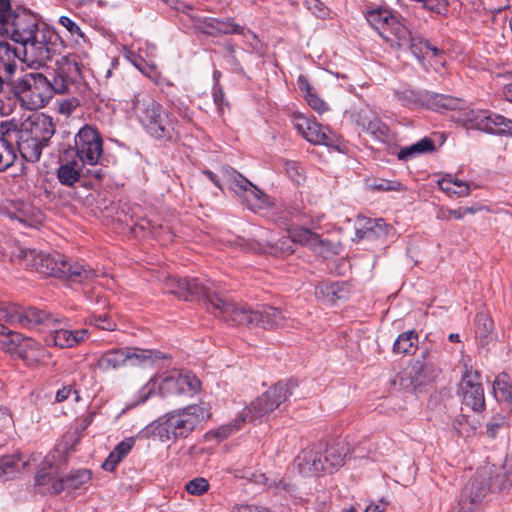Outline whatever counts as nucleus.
Wrapping results in <instances>:
<instances>
[{
	"instance_id": "nucleus-1",
	"label": "nucleus",
	"mask_w": 512,
	"mask_h": 512,
	"mask_svg": "<svg viewBox=\"0 0 512 512\" xmlns=\"http://www.w3.org/2000/svg\"><path fill=\"white\" fill-rule=\"evenodd\" d=\"M3 31L21 45L22 61L30 68L45 65L57 52L58 36L41 28L38 17L28 9L17 7L16 14Z\"/></svg>"
},
{
	"instance_id": "nucleus-2",
	"label": "nucleus",
	"mask_w": 512,
	"mask_h": 512,
	"mask_svg": "<svg viewBox=\"0 0 512 512\" xmlns=\"http://www.w3.org/2000/svg\"><path fill=\"white\" fill-rule=\"evenodd\" d=\"M58 450H54L42 459L40 453H32L28 458L21 454L0 458V479L9 478L15 473L40 462L35 475V488L41 494H58L65 490L64 476H61L55 464Z\"/></svg>"
},
{
	"instance_id": "nucleus-3",
	"label": "nucleus",
	"mask_w": 512,
	"mask_h": 512,
	"mask_svg": "<svg viewBox=\"0 0 512 512\" xmlns=\"http://www.w3.org/2000/svg\"><path fill=\"white\" fill-rule=\"evenodd\" d=\"M18 260L28 269L45 276L65 278L75 283L91 282L97 273L90 267L75 261H68L60 253H45L36 249L19 248Z\"/></svg>"
},
{
	"instance_id": "nucleus-4",
	"label": "nucleus",
	"mask_w": 512,
	"mask_h": 512,
	"mask_svg": "<svg viewBox=\"0 0 512 512\" xmlns=\"http://www.w3.org/2000/svg\"><path fill=\"white\" fill-rule=\"evenodd\" d=\"M56 322L50 313L34 307L21 308L16 305L0 303V347L6 353L17 355L26 339L18 332L11 331L6 325L35 328L38 325L50 326Z\"/></svg>"
},
{
	"instance_id": "nucleus-5",
	"label": "nucleus",
	"mask_w": 512,
	"mask_h": 512,
	"mask_svg": "<svg viewBox=\"0 0 512 512\" xmlns=\"http://www.w3.org/2000/svg\"><path fill=\"white\" fill-rule=\"evenodd\" d=\"M131 103L135 117L150 136L160 140L173 138L177 121L150 93H135Z\"/></svg>"
},
{
	"instance_id": "nucleus-6",
	"label": "nucleus",
	"mask_w": 512,
	"mask_h": 512,
	"mask_svg": "<svg viewBox=\"0 0 512 512\" xmlns=\"http://www.w3.org/2000/svg\"><path fill=\"white\" fill-rule=\"evenodd\" d=\"M292 395L290 383L278 382L268 389L261 396L246 406L234 423L219 429V434L227 437L233 431L240 429L241 424L245 422H255L261 420L275 409L280 407Z\"/></svg>"
},
{
	"instance_id": "nucleus-7",
	"label": "nucleus",
	"mask_w": 512,
	"mask_h": 512,
	"mask_svg": "<svg viewBox=\"0 0 512 512\" xmlns=\"http://www.w3.org/2000/svg\"><path fill=\"white\" fill-rule=\"evenodd\" d=\"M208 416L204 407L191 405L159 418L153 426V434L162 442L187 437Z\"/></svg>"
},
{
	"instance_id": "nucleus-8",
	"label": "nucleus",
	"mask_w": 512,
	"mask_h": 512,
	"mask_svg": "<svg viewBox=\"0 0 512 512\" xmlns=\"http://www.w3.org/2000/svg\"><path fill=\"white\" fill-rule=\"evenodd\" d=\"M11 93L23 108L40 109L51 99L50 80L38 72L27 73L11 83Z\"/></svg>"
},
{
	"instance_id": "nucleus-9",
	"label": "nucleus",
	"mask_w": 512,
	"mask_h": 512,
	"mask_svg": "<svg viewBox=\"0 0 512 512\" xmlns=\"http://www.w3.org/2000/svg\"><path fill=\"white\" fill-rule=\"evenodd\" d=\"M221 173L224 183L250 210L257 212L267 206V196L238 171L231 167H222Z\"/></svg>"
},
{
	"instance_id": "nucleus-10",
	"label": "nucleus",
	"mask_w": 512,
	"mask_h": 512,
	"mask_svg": "<svg viewBox=\"0 0 512 512\" xmlns=\"http://www.w3.org/2000/svg\"><path fill=\"white\" fill-rule=\"evenodd\" d=\"M367 22L379 35L391 46L399 39L406 42L409 36V29L400 18L385 8L369 10L365 14Z\"/></svg>"
},
{
	"instance_id": "nucleus-11",
	"label": "nucleus",
	"mask_w": 512,
	"mask_h": 512,
	"mask_svg": "<svg viewBox=\"0 0 512 512\" xmlns=\"http://www.w3.org/2000/svg\"><path fill=\"white\" fill-rule=\"evenodd\" d=\"M208 305L213 309V313L216 316L221 317L230 325H256L257 310H251L246 306L228 302L216 289H214Z\"/></svg>"
},
{
	"instance_id": "nucleus-12",
	"label": "nucleus",
	"mask_w": 512,
	"mask_h": 512,
	"mask_svg": "<svg viewBox=\"0 0 512 512\" xmlns=\"http://www.w3.org/2000/svg\"><path fill=\"white\" fill-rule=\"evenodd\" d=\"M163 285L166 292L173 294L180 299L190 300L195 297L203 300L206 304H208V301L215 289L214 283L208 279H180L174 276H167Z\"/></svg>"
},
{
	"instance_id": "nucleus-13",
	"label": "nucleus",
	"mask_w": 512,
	"mask_h": 512,
	"mask_svg": "<svg viewBox=\"0 0 512 512\" xmlns=\"http://www.w3.org/2000/svg\"><path fill=\"white\" fill-rule=\"evenodd\" d=\"M75 158L85 166L99 164L103 154V141L99 132L89 126H83L74 138Z\"/></svg>"
},
{
	"instance_id": "nucleus-14",
	"label": "nucleus",
	"mask_w": 512,
	"mask_h": 512,
	"mask_svg": "<svg viewBox=\"0 0 512 512\" xmlns=\"http://www.w3.org/2000/svg\"><path fill=\"white\" fill-rule=\"evenodd\" d=\"M462 121L468 128L491 134L512 135V120L487 110L471 109L465 111Z\"/></svg>"
},
{
	"instance_id": "nucleus-15",
	"label": "nucleus",
	"mask_w": 512,
	"mask_h": 512,
	"mask_svg": "<svg viewBox=\"0 0 512 512\" xmlns=\"http://www.w3.org/2000/svg\"><path fill=\"white\" fill-rule=\"evenodd\" d=\"M459 394L463 406L474 412H482L485 409V396L480 374L466 363L459 384Z\"/></svg>"
},
{
	"instance_id": "nucleus-16",
	"label": "nucleus",
	"mask_w": 512,
	"mask_h": 512,
	"mask_svg": "<svg viewBox=\"0 0 512 512\" xmlns=\"http://www.w3.org/2000/svg\"><path fill=\"white\" fill-rule=\"evenodd\" d=\"M294 127L312 144L332 146L337 142L335 134L328 127L303 115L294 117Z\"/></svg>"
},
{
	"instance_id": "nucleus-17",
	"label": "nucleus",
	"mask_w": 512,
	"mask_h": 512,
	"mask_svg": "<svg viewBox=\"0 0 512 512\" xmlns=\"http://www.w3.org/2000/svg\"><path fill=\"white\" fill-rule=\"evenodd\" d=\"M433 366L424 361H414L394 380V384L398 383L403 389L417 388L430 381L435 377Z\"/></svg>"
},
{
	"instance_id": "nucleus-18",
	"label": "nucleus",
	"mask_w": 512,
	"mask_h": 512,
	"mask_svg": "<svg viewBox=\"0 0 512 512\" xmlns=\"http://www.w3.org/2000/svg\"><path fill=\"white\" fill-rule=\"evenodd\" d=\"M55 133L52 119L44 114L34 115L26 119L17 134L22 135L26 139L48 145L50 139Z\"/></svg>"
},
{
	"instance_id": "nucleus-19",
	"label": "nucleus",
	"mask_w": 512,
	"mask_h": 512,
	"mask_svg": "<svg viewBox=\"0 0 512 512\" xmlns=\"http://www.w3.org/2000/svg\"><path fill=\"white\" fill-rule=\"evenodd\" d=\"M324 444L317 443L304 448L295 459L299 472L304 476H315L327 472L323 462Z\"/></svg>"
},
{
	"instance_id": "nucleus-20",
	"label": "nucleus",
	"mask_w": 512,
	"mask_h": 512,
	"mask_svg": "<svg viewBox=\"0 0 512 512\" xmlns=\"http://www.w3.org/2000/svg\"><path fill=\"white\" fill-rule=\"evenodd\" d=\"M50 316L56 320V322L50 324V326L46 325H38V327H44L50 329V333L46 338V342L49 345H54L60 348H70L74 347L81 342H83L88 337L87 329H79V330H67L60 326V320L55 318L53 315Z\"/></svg>"
},
{
	"instance_id": "nucleus-21",
	"label": "nucleus",
	"mask_w": 512,
	"mask_h": 512,
	"mask_svg": "<svg viewBox=\"0 0 512 512\" xmlns=\"http://www.w3.org/2000/svg\"><path fill=\"white\" fill-rule=\"evenodd\" d=\"M82 176H93L96 179H101L104 176V171L101 168L86 169V166L76 158L61 164L57 170L59 182L66 186L74 185Z\"/></svg>"
},
{
	"instance_id": "nucleus-22",
	"label": "nucleus",
	"mask_w": 512,
	"mask_h": 512,
	"mask_svg": "<svg viewBox=\"0 0 512 512\" xmlns=\"http://www.w3.org/2000/svg\"><path fill=\"white\" fill-rule=\"evenodd\" d=\"M350 293V286L346 282H321L315 287V297L328 304L345 299Z\"/></svg>"
},
{
	"instance_id": "nucleus-23",
	"label": "nucleus",
	"mask_w": 512,
	"mask_h": 512,
	"mask_svg": "<svg viewBox=\"0 0 512 512\" xmlns=\"http://www.w3.org/2000/svg\"><path fill=\"white\" fill-rule=\"evenodd\" d=\"M294 244L299 243L308 246L316 253H323L325 248H330V243L320 238L317 233L303 227H292L288 230Z\"/></svg>"
},
{
	"instance_id": "nucleus-24",
	"label": "nucleus",
	"mask_w": 512,
	"mask_h": 512,
	"mask_svg": "<svg viewBox=\"0 0 512 512\" xmlns=\"http://www.w3.org/2000/svg\"><path fill=\"white\" fill-rule=\"evenodd\" d=\"M57 64L59 65L58 70L53 80L50 81L51 97L54 93H66L71 84L69 74L72 73V71L78 70L77 63L70 61L66 57H62L61 62L57 61Z\"/></svg>"
},
{
	"instance_id": "nucleus-25",
	"label": "nucleus",
	"mask_w": 512,
	"mask_h": 512,
	"mask_svg": "<svg viewBox=\"0 0 512 512\" xmlns=\"http://www.w3.org/2000/svg\"><path fill=\"white\" fill-rule=\"evenodd\" d=\"M386 224L383 219H371L367 217H358L355 222V238L374 239L380 237L385 232Z\"/></svg>"
},
{
	"instance_id": "nucleus-26",
	"label": "nucleus",
	"mask_w": 512,
	"mask_h": 512,
	"mask_svg": "<svg viewBox=\"0 0 512 512\" xmlns=\"http://www.w3.org/2000/svg\"><path fill=\"white\" fill-rule=\"evenodd\" d=\"M486 488L474 478L464 488L460 500L461 512H472L485 496Z\"/></svg>"
},
{
	"instance_id": "nucleus-27",
	"label": "nucleus",
	"mask_w": 512,
	"mask_h": 512,
	"mask_svg": "<svg viewBox=\"0 0 512 512\" xmlns=\"http://www.w3.org/2000/svg\"><path fill=\"white\" fill-rule=\"evenodd\" d=\"M394 45L399 49H408L418 60L425 59L430 55L436 57L439 53L436 47L431 46L421 38L413 37L410 31L406 42L402 43L401 40L396 39Z\"/></svg>"
},
{
	"instance_id": "nucleus-28",
	"label": "nucleus",
	"mask_w": 512,
	"mask_h": 512,
	"mask_svg": "<svg viewBox=\"0 0 512 512\" xmlns=\"http://www.w3.org/2000/svg\"><path fill=\"white\" fill-rule=\"evenodd\" d=\"M256 313L255 327L264 329L283 327L287 321L285 314L276 307L263 306L260 310H257Z\"/></svg>"
},
{
	"instance_id": "nucleus-29",
	"label": "nucleus",
	"mask_w": 512,
	"mask_h": 512,
	"mask_svg": "<svg viewBox=\"0 0 512 512\" xmlns=\"http://www.w3.org/2000/svg\"><path fill=\"white\" fill-rule=\"evenodd\" d=\"M357 122L363 130L371 134L376 140L381 142L388 140V127L371 113L366 111L361 113Z\"/></svg>"
},
{
	"instance_id": "nucleus-30",
	"label": "nucleus",
	"mask_w": 512,
	"mask_h": 512,
	"mask_svg": "<svg viewBox=\"0 0 512 512\" xmlns=\"http://www.w3.org/2000/svg\"><path fill=\"white\" fill-rule=\"evenodd\" d=\"M475 337L480 346L488 345L494 339V323L492 318L484 311L475 316Z\"/></svg>"
},
{
	"instance_id": "nucleus-31",
	"label": "nucleus",
	"mask_w": 512,
	"mask_h": 512,
	"mask_svg": "<svg viewBox=\"0 0 512 512\" xmlns=\"http://www.w3.org/2000/svg\"><path fill=\"white\" fill-rule=\"evenodd\" d=\"M20 347L18 357L24 360L29 366L43 362L48 356V352L43 349L37 341L31 338H26Z\"/></svg>"
},
{
	"instance_id": "nucleus-32",
	"label": "nucleus",
	"mask_w": 512,
	"mask_h": 512,
	"mask_svg": "<svg viewBox=\"0 0 512 512\" xmlns=\"http://www.w3.org/2000/svg\"><path fill=\"white\" fill-rule=\"evenodd\" d=\"M125 356H127L126 365L131 366H143L164 357L159 351L140 349L136 347H126Z\"/></svg>"
},
{
	"instance_id": "nucleus-33",
	"label": "nucleus",
	"mask_w": 512,
	"mask_h": 512,
	"mask_svg": "<svg viewBox=\"0 0 512 512\" xmlns=\"http://www.w3.org/2000/svg\"><path fill=\"white\" fill-rule=\"evenodd\" d=\"M135 444L134 438H126L118 443L103 462L102 468L105 471H114L117 465L128 455Z\"/></svg>"
},
{
	"instance_id": "nucleus-34",
	"label": "nucleus",
	"mask_w": 512,
	"mask_h": 512,
	"mask_svg": "<svg viewBox=\"0 0 512 512\" xmlns=\"http://www.w3.org/2000/svg\"><path fill=\"white\" fill-rule=\"evenodd\" d=\"M18 58L22 60V49L18 51L8 42L0 41V68L8 76L15 73Z\"/></svg>"
},
{
	"instance_id": "nucleus-35",
	"label": "nucleus",
	"mask_w": 512,
	"mask_h": 512,
	"mask_svg": "<svg viewBox=\"0 0 512 512\" xmlns=\"http://www.w3.org/2000/svg\"><path fill=\"white\" fill-rule=\"evenodd\" d=\"M460 101L457 98L426 91L424 106L434 111L454 110L459 107Z\"/></svg>"
},
{
	"instance_id": "nucleus-36",
	"label": "nucleus",
	"mask_w": 512,
	"mask_h": 512,
	"mask_svg": "<svg viewBox=\"0 0 512 512\" xmlns=\"http://www.w3.org/2000/svg\"><path fill=\"white\" fill-rule=\"evenodd\" d=\"M125 348L111 349L104 352L97 361V367L102 371H111L126 365Z\"/></svg>"
},
{
	"instance_id": "nucleus-37",
	"label": "nucleus",
	"mask_w": 512,
	"mask_h": 512,
	"mask_svg": "<svg viewBox=\"0 0 512 512\" xmlns=\"http://www.w3.org/2000/svg\"><path fill=\"white\" fill-rule=\"evenodd\" d=\"M346 456V447L344 444L335 443L330 446L324 445L323 462L327 466V472L342 466Z\"/></svg>"
},
{
	"instance_id": "nucleus-38",
	"label": "nucleus",
	"mask_w": 512,
	"mask_h": 512,
	"mask_svg": "<svg viewBox=\"0 0 512 512\" xmlns=\"http://www.w3.org/2000/svg\"><path fill=\"white\" fill-rule=\"evenodd\" d=\"M17 146L21 156L28 162H37L42 154V149L47 145L22 137L17 134Z\"/></svg>"
},
{
	"instance_id": "nucleus-39",
	"label": "nucleus",
	"mask_w": 512,
	"mask_h": 512,
	"mask_svg": "<svg viewBox=\"0 0 512 512\" xmlns=\"http://www.w3.org/2000/svg\"><path fill=\"white\" fill-rule=\"evenodd\" d=\"M439 188L450 197H466L470 194V186L467 182L453 178L451 175L438 181Z\"/></svg>"
},
{
	"instance_id": "nucleus-40",
	"label": "nucleus",
	"mask_w": 512,
	"mask_h": 512,
	"mask_svg": "<svg viewBox=\"0 0 512 512\" xmlns=\"http://www.w3.org/2000/svg\"><path fill=\"white\" fill-rule=\"evenodd\" d=\"M493 393L498 402L509 404L512 410V384L506 373L499 374L493 382Z\"/></svg>"
},
{
	"instance_id": "nucleus-41",
	"label": "nucleus",
	"mask_w": 512,
	"mask_h": 512,
	"mask_svg": "<svg viewBox=\"0 0 512 512\" xmlns=\"http://www.w3.org/2000/svg\"><path fill=\"white\" fill-rule=\"evenodd\" d=\"M418 345V335L415 331H406L400 334L393 345V351L398 354H411Z\"/></svg>"
},
{
	"instance_id": "nucleus-42",
	"label": "nucleus",
	"mask_w": 512,
	"mask_h": 512,
	"mask_svg": "<svg viewBox=\"0 0 512 512\" xmlns=\"http://www.w3.org/2000/svg\"><path fill=\"white\" fill-rule=\"evenodd\" d=\"M479 422L464 413L456 416L452 422V429L461 437H469L475 433Z\"/></svg>"
},
{
	"instance_id": "nucleus-43",
	"label": "nucleus",
	"mask_w": 512,
	"mask_h": 512,
	"mask_svg": "<svg viewBox=\"0 0 512 512\" xmlns=\"http://www.w3.org/2000/svg\"><path fill=\"white\" fill-rule=\"evenodd\" d=\"M434 150V144L429 138H423L415 144L403 147L399 150L397 157L399 160H409L417 155Z\"/></svg>"
},
{
	"instance_id": "nucleus-44",
	"label": "nucleus",
	"mask_w": 512,
	"mask_h": 512,
	"mask_svg": "<svg viewBox=\"0 0 512 512\" xmlns=\"http://www.w3.org/2000/svg\"><path fill=\"white\" fill-rule=\"evenodd\" d=\"M426 91H417L411 88H404L396 92L397 99L404 106L423 107Z\"/></svg>"
},
{
	"instance_id": "nucleus-45",
	"label": "nucleus",
	"mask_w": 512,
	"mask_h": 512,
	"mask_svg": "<svg viewBox=\"0 0 512 512\" xmlns=\"http://www.w3.org/2000/svg\"><path fill=\"white\" fill-rule=\"evenodd\" d=\"M178 388L180 394H194L200 389V380L191 372H177Z\"/></svg>"
},
{
	"instance_id": "nucleus-46",
	"label": "nucleus",
	"mask_w": 512,
	"mask_h": 512,
	"mask_svg": "<svg viewBox=\"0 0 512 512\" xmlns=\"http://www.w3.org/2000/svg\"><path fill=\"white\" fill-rule=\"evenodd\" d=\"M91 472L87 469L77 470L64 477L65 490H77L88 483Z\"/></svg>"
},
{
	"instance_id": "nucleus-47",
	"label": "nucleus",
	"mask_w": 512,
	"mask_h": 512,
	"mask_svg": "<svg viewBox=\"0 0 512 512\" xmlns=\"http://www.w3.org/2000/svg\"><path fill=\"white\" fill-rule=\"evenodd\" d=\"M16 159V152L13 144L6 138L0 139V171L11 167Z\"/></svg>"
},
{
	"instance_id": "nucleus-48",
	"label": "nucleus",
	"mask_w": 512,
	"mask_h": 512,
	"mask_svg": "<svg viewBox=\"0 0 512 512\" xmlns=\"http://www.w3.org/2000/svg\"><path fill=\"white\" fill-rule=\"evenodd\" d=\"M193 27L201 33L217 36V18L191 16Z\"/></svg>"
},
{
	"instance_id": "nucleus-49",
	"label": "nucleus",
	"mask_w": 512,
	"mask_h": 512,
	"mask_svg": "<svg viewBox=\"0 0 512 512\" xmlns=\"http://www.w3.org/2000/svg\"><path fill=\"white\" fill-rule=\"evenodd\" d=\"M284 172L295 184L300 185L305 181L303 167L296 161L285 160L283 162Z\"/></svg>"
},
{
	"instance_id": "nucleus-50",
	"label": "nucleus",
	"mask_w": 512,
	"mask_h": 512,
	"mask_svg": "<svg viewBox=\"0 0 512 512\" xmlns=\"http://www.w3.org/2000/svg\"><path fill=\"white\" fill-rule=\"evenodd\" d=\"M159 391L162 395L180 394L176 371L170 372L169 374L163 375L161 377V381L159 383Z\"/></svg>"
},
{
	"instance_id": "nucleus-51",
	"label": "nucleus",
	"mask_w": 512,
	"mask_h": 512,
	"mask_svg": "<svg viewBox=\"0 0 512 512\" xmlns=\"http://www.w3.org/2000/svg\"><path fill=\"white\" fill-rule=\"evenodd\" d=\"M243 33V27L232 18H217V35Z\"/></svg>"
},
{
	"instance_id": "nucleus-52",
	"label": "nucleus",
	"mask_w": 512,
	"mask_h": 512,
	"mask_svg": "<svg viewBox=\"0 0 512 512\" xmlns=\"http://www.w3.org/2000/svg\"><path fill=\"white\" fill-rule=\"evenodd\" d=\"M209 488V483L205 478L197 477L188 481L185 485L186 491L191 495L200 496Z\"/></svg>"
},
{
	"instance_id": "nucleus-53",
	"label": "nucleus",
	"mask_w": 512,
	"mask_h": 512,
	"mask_svg": "<svg viewBox=\"0 0 512 512\" xmlns=\"http://www.w3.org/2000/svg\"><path fill=\"white\" fill-rule=\"evenodd\" d=\"M88 323L96 328L106 331H114L117 327L116 323L110 319L107 314L90 316Z\"/></svg>"
},
{
	"instance_id": "nucleus-54",
	"label": "nucleus",
	"mask_w": 512,
	"mask_h": 512,
	"mask_svg": "<svg viewBox=\"0 0 512 512\" xmlns=\"http://www.w3.org/2000/svg\"><path fill=\"white\" fill-rule=\"evenodd\" d=\"M16 14V8H12L10 0H0V28L4 29L5 26L12 20Z\"/></svg>"
},
{
	"instance_id": "nucleus-55",
	"label": "nucleus",
	"mask_w": 512,
	"mask_h": 512,
	"mask_svg": "<svg viewBox=\"0 0 512 512\" xmlns=\"http://www.w3.org/2000/svg\"><path fill=\"white\" fill-rule=\"evenodd\" d=\"M305 86L307 89L306 99H307L308 104L311 106V108H313L314 110H316L319 113H323L324 111H326L327 110L326 103L320 97H318L314 92H312V89L310 88V86L307 82L305 83Z\"/></svg>"
},
{
	"instance_id": "nucleus-56",
	"label": "nucleus",
	"mask_w": 512,
	"mask_h": 512,
	"mask_svg": "<svg viewBox=\"0 0 512 512\" xmlns=\"http://www.w3.org/2000/svg\"><path fill=\"white\" fill-rule=\"evenodd\" d=\"M273 247L275 252L280 255H290L294 252V242L291 239L290 234L288 237H283L276 241Z\"/></svg>"
},
{
	"instance_id": "nucleus-57",
	"label": "nucleus",
	"mask_w": 512,
	"mask_h": 512,
	"mask_svg": "<svg viewBox=\"0 0 512 512\" xmlns=\"http://www.w3.org/2000/svg\"><path fill=\"white\" fill-rule=\"evenodd\" d=\"M70 396L74 397L75 402H78L80 400V395L77 390L73 389L71 385L64 386L57 391L56 401L63 402L67 400Z\"/></svg>"
},
{
	"instance_id": "nucleus-58",
	"label": "nucleus",
	"mask_w": 512,
	"mask_h": 512,
	"mask_svg": "<svg viewBox=\"0 0 512 512\" xmlns=\"http://www.w3.org/2000/svg\"><path fill=\"white\" fill-rule=\"evenodd\" d=\"M225 48H226V55H225L226 62L231 66V68L234 71L242 72L243 71L242 67L235 56L234 45L228 43V44H226Z\"/></svg>"
},
{
	"instance_id": "nucleus-59",
	"label": "nucleus",
	"mask_w": 512,
	"mask_h": 512,
	"mask_svg": "<svg viewBox=\"0 0 512 512\" xmlns=\"http://www.w3.org/2000/svg\"><path fill=\"white\" fill-rule=\"evenodd\" d=\"M157 381L154 378H151L149 382H147L140 390H139V400L138 403L145 402L149 396L154 392Z\"/></svg>"
},
{
	"instance_id": "nucleus-60",
	"label": "nucleus",
	"mask_w": 512,
	"mask_h": 512,
	"mask_svg": "<svg viewBox=\"0 0 512 512\" xmlns=\"http://www.w3.org/2000/svg\"><path fill=\"white\" fill-rule=\"evenodd\" d=\"M505 425H507V420L505 416L497 415L493 417L492 420L487 425L489 435L494 437L497 430Z\"/></svg>"
},
{
	"instance_id": "nucleus-61",
	"label": "nucleus",
	"mask_w": 512,
	"mask_h": 512,
	"mask_svg": "<svg viewBox=\"0 0 512 512\" xmlns=\"http://www.w3.org/2000/svg\"><path fill=\"white\" fill-rule=\"evenodd\" d=\"M59 23L65 27L71 35H78L83 37V33L80 29V27L69 17L67 16H61L59 18Z\"/></svg>"
},
{
	"instance_id": "nucleus-62",
	"label": "nucleus",
	"mask_w": 512,
	"mask_h": 512,
	"mask_svg": "<svg viewBox=\"0 0 512 512\" xmlns=\"http://www.w3.org/2000/svg\"><path fill=\"white\" fill-rule=\"evenodd\" d=\"M374 189L380 191H400L403 189V186L399 182L382 180L381 182L375 184Z\"/></svg>"
},
{
	"instance_id": "nucleus-63",
	"label": "nucleus",
	"mask_w": 512,
	"mask_h": 512,
	"mask_svg": "<svg viewBox=\"0 0 512 512\" xmlns=\"http://www.w3.org/2000/svg\"><path fill=\"white\" fill-rule=\"evenodd\" d=\"M503 468L506 480L501 483V487L505 489L512 486V456L506 457Z\"/></svg>"
},
{
	"instance_id": "nucleus-64",
	"label": "nucleus",
	"mask_w": 512,
	"mask_h": 512,
	"mask_svg": "<svg viewBox=\"0 0 512 512\" xmlns=\"http://www.w3.org/2000/svg\"><path fill=\"white\" fill-rule=\"evenodd\" d=\"M233 512H270L267 508L255 505L243 504L236 506Z\"/></svg>"
}]
</instances>
